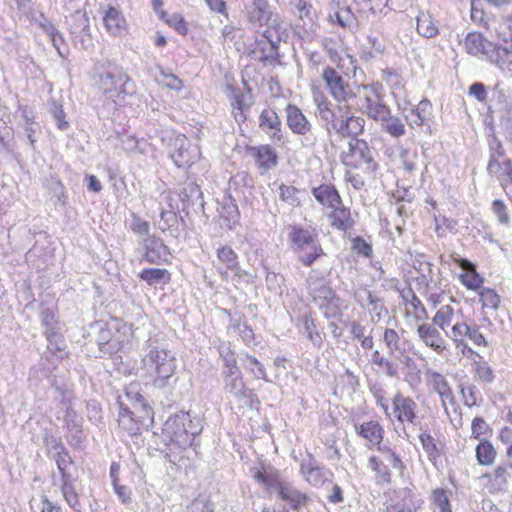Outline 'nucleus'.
<instances>
[{"instance_id":"nucleus-1","label":"nucleus","mask_w":512,"mask_h":512,"mask_svg":"<svg viewBox=\"0 0 512 512\" xmlns=\"http://www.w3.org/2000/svg\"><path fill=\"white\" fill-rule=\"evenodd\" d=\"M340 161L345 168V181L355 190L364 188L366 181L374 178L378 163L368 142L360 138H352L347 149L340 154Z\"/></svg>"},{"instance_id":"nucleus-2","label":"nucleus","mask_w":512,"mask_h":512,"mask_svg":"<svg viewBox=\"0 0 512 512\" xmlns=\"http://www.w3.org/2000/svg\"><path fill=\"white\" fill-rule=\"evenodd\" d=\"M200 429L188 416L169 417L161 430V441L167 448V456L174 464L190 461L189 450Z\"/></svg>"},{"instance_id":"nucleus-3","label":"nucleus","mask_w":512,"mask_h":512,"mask_svg":"<svg viewBox=\"0 0 512 512\" xmlns=\"http://www.w3.org/2000/svg\"><path fill=\"white\" fill-rule=\"evenodd\" d=\"M143 377L146 386L158 389L168 385L177 368L176 358L167 349L155 347L142 358Z\"/></svg>"},{"instance_id":"nucleus-4","label":"nucleus","mask_w":512,"mask_h":512,"mask_svg":"<svg viewBox=\"0 0 512 512\" xmlns=\"http://www.w3.org/2000/svg\"><path fill=\"white\" fill-rule=\"evenodd\" d=\"M366 467L372 474L375 484L379 486H388L392 483V469L401 474L406 469L401 456L390 446L379 447L372 452L367 458Z\"/></svg>"},{"instance_id":"nucleus-5","label":"nucleus","mask_w":512,"mask_h":512,"mask_svg":"<svg viewBox=\"0 0 512 512\" xmlns=\"http://www.w3.org/2000/svg\"><path fill=\"white\" fill-rule=\"evenodd\" d=\"M288 238L292 250L298 255V261L305 267H311L319 258L326 255L318 242L315 229L291 225Z\"/></svg>"},{"instance_id":"nucleus-6","label":"nucleus","mask_w":512,"mask_h":512,"mask_svg":"<svg viewBox=\"0 0 512 512\" xmlns=\"http://www.w3.org/2000/svg\"><path fill=\"white\" fill-rule=\"evenodd\" d=\"M154 422V411L150 405H132L120 403L118 414L119 428L129 436L141 435Z\"/></svg>"},{"instance_id":"nucleus-7","label":"nucleus","mask_w":512,"mask_h":512,"mask_svg":"<svg viewBox=\"0 0 512 512\" xmlns=\"http://www.w3.org/2000/svg\"><path fill=\"white\" fill-rule=\"evenodd\" d=\"M131 337L129 327L123 322L115 321L100 331L99 349L113 358L130 344Z\"/></svg>"},{"instance_id":"nucleus-8","label":"nucleus","mask_w":512,"mask_h":512,"mask_svg":"<svg viewBox=\"0 0 512 512\" xmlns=\"http://www.w3.org/2000/svg\"><path fill=\"white\" fill-rule=\"evenodd\" d=\"M321 78L330 96L338 103H347L356 98L357 93L345 77L332 66L323 68Z\"/></svg>"},{"instance_id":"nucleus-9","label":"nucleus","mask_w":512,"mask_h":512,"mask_svg":"<svg viewBox=\"0 0 512 512\" xmlns=\"http://www.w3.org/2000/svg\"><path fill=\"white\" fill-rule=\"evenodd\" d=\"M128 81V75L121 69L106 71L99 74L97 88L106 98L116 102L127 94L126 84Z\"/></svg>"},{"instance_id":"nucleus-10","label":"nucleus","mask_w":512,"mask_h":512,"mask_svg":"<svg viewBox=\"0 0 512 512\" xmlns=\"http://www.w3.org/2000/svg\"><path fill=\"white\" fill-rule=\"evenodd\" d=\"M391 402L392 415L398 423L402 425H417L420 423L419 407L411 396L397 391Z\"/></svg>"},{"instance_id":"nucleus-11","label":"nucleus","mask_w":512,"mask_h":512,"mask_svg":"<svg viewBox=\"0 0 512 512\" xmlns=\"http://www.w3.org/2000/svg\"><path fill=\"white\" fill-rule=\"evenodd\" d=\"M245 154L253 161L254 167L261 174L276 168L279 164V155L270 144L245 145Z\"/></svg>"},{"instance_id":"nucleus-12","label":"nucleus","mask_w":512,"mask_h":512,"mask_svg":"<svg viewBox=\"0 0 512 512\" xmlns=\"http://www.w3.org/2000/svg\"><path fill=\"white\" fill-rule=\"evenodd\" d=\"M451 261L462 271L457 278L460 284L468 291L476 292L482 288L485 278L477 271V266L466 258H462L457 254H452Z\"/></svg>"},{"instance_id":"nucleus-13","label":"nucleus","mask_w":512,"mask_h":512,"mask_svg":"<svg viewBox=\"0 0 512 512\" xmlns=\"http://www.w3.org/2000/svg\"><path fill=\"white\" fill-rule=\"evenodd\" d=\"M102 21L106 32L112 37H122L129 31V23L119 6L109 5L105 8Z\"/></svg>"},{"instance_id":"nucleus-14","label":"nucleus","mask_w":512,"mask_h":512,"mask_svg":"<svg viewBox=\"0 0 512 512\" xmlns=\"http://www.w3.org/2000/svg\"><path fill=\"white\" fill-rule=\"evenodd\" d=\"M143 258L149 264L169 265L172 251L161 238L152 236L145 243Z\"/></svg>"},{"instance_id":"nucleus-15","label":"nucleus","mask_w":512,"mask_h":512,"mask_svg":"<svg viewBox=\"0 0 512 512\" xmlns=\"http://www.w3.org/2000/svg\"><path fill=\"white\" fill-rule=\"evenodd\" d=\"M313 302L319 305L320 309L324 310L326 318L336 317L340 313L338 306L339 298L331 286L323 284L314 288L311 292Z\"/></svg>"},{"instance_id":"nucleus-16","label":"nucleus","mask_w":512,"mask_h":512,"mask_svg":"<svg viewBox=\"0 0 512 512\" xmlns=\"http://www.w3.org/2000/svg\"><path fill=\"white\" fill-rule=\"evenodd\" d=\"M330 125L341 138H358L364 131L365 120L360 116L345 115L331 119Z\"/></svg>"},{"instance_id":"nucleus-17","label":"nucleus","mask_w":512,"mask_h":512,"mask_svg":"<svg viewBox=\"0 0 512 512\" xmlns=\"http://www.w3.org/2000/svg\"><path fill=\"white\" fill-rule=\"evenodd\" d=\"M216 256L220 264L217 267V271L222 279H227L229 272L238 278L245 274L240 268L238 255L230 246L224 245L219 247L216 251Z\"/></svg>"},{"instance_id":"nucleus-18","label":"nucleus","mask_w":512,"mask_h":512,"mask_svg":"<svg viewBox=\"0 0 512 512\" xmlns=\"http://www.w3.org/2000/svg\"><path fill=\"white\" fill-rule=\"evenodd\" d=\"M510 469H512V464H500L492 472L481 476L485 480V487L490 494H497L507 490L511 480Z\"/></svg>"},{"instance_id":"nucleus-19","label":"nucleus","mask_w":512,"mask_h":512,"mask_svg":"<svg viewBox=\"0 0 512 512\" xmlns=\"http://www.w3.org/2000/svg\"><path fill=\"white\" fill-rule=\"evenodd\" d=\"M356 434L368 443V448L383 447L385 437V430L383 425L378 420H368L355 425Z\"/></svg>"},{"instance_id":"nucleus-20","label":"nucleus","mask_w":512,"mask_h":512,"mask_svg":"<svg viewBox=\"0 0 512 512\" xmlns=\"http://www.w3.org/2000/svg\"><path fill=\"white\" fill-rule=\"evenodd\" d=\"M417 333L425 346L432 349L436 354L443 355L448 351V342L434 325L423 323L418 326Z\"/></svg>"},{"instance_id":"nucleus-21","label":"nucleus","mask_w":512,"mask_h":512,"mask_svg":"<svg viewBox=\"0 0 512 512\" xmlns=\"http://www.w3.org/2000/svg\"><path fill=\"white\" fill-rule=\"evenodd\" d=\"M258 126L261 131L269 135L273 142L282 141V122L273 108H265L260 112Z\"/></svg>"},{"instance_id":"nucleus-22","label":"nucleus","mask_w":512,"mask_h":512,"mask_svg":"<svg viewBox=\"0 0 512 512\" xmlns=\"http://www.w3.org/2000/svg\"><path fill=\"white\" fill-rule=\"evenodd\" d=\"M426 383L441 399L442 406L447 409V405L455 403L452 388L448 384L445 376L434 370L426 371Z\"/></svg>"},{"instance_id":"nucleus-23","label":"nucleus","mask_w":512,"mask_h":512,"mask_svg":"<svg viewBox=\"0 0 512 512\" xmlns=\"http://www.w3.org/2000/svg\"><path fill=\"white\" fill-rule=\"evenodd\" d=\"M421 501L410 488H403L397 493L396 499H391L385 507V512H417Z\"/></svg>"},{"instance_id":"nucleus-24","label":"nucleus","mask_w":512,"mask_h":512,"mask_svg":"<svg viewBox=\"0 0 512 512\" xmlns=\"http://www.w3.org/2000/svg\"><path fill=\"white\" fill-rule=\"evenodd\" d=\"M330 226L338 231L347 232L355 226V217L350 209L341 201V204H337L330 208V212L327 215Z\"/></svg>"},{"instance_id":"nucleus-25","label":"nucleus","mask_w":512,"mask_h":512,"mask_svg":"<svg viewBox=\"0 0 512 512\" xmlns=\"http://www.w3.org/2000/svg\"><path fill=\"white\" fill-rule=\"evenodd\" d=\"M285 114L287 127L293 134L304 136L311 132L312 124L297 105L289 103Z\"/></svg>"},{"instance_id":"nucleus-26","label":"nucleus","mask_w":512,"mask_h":512,"mask_svg":"<svg viewBox=\"0 0 512 512\" xmlns=\"http://www.w3.org/2000/svg\"><path fill=\"white\" fill-rule=\"evenodd\" d=\"M311 193L317 203L328 209L334 207L337 204H341V201L343 200L340 192L332 183H325L313 187L311 189Z\"/></svg>"},{"instance_id":"nucleus-27","label":"nucleus","mask_w":512,"mask_h":512,"mask_svg":"<svg viewBox=\"0 0 512 512\" xmlns=\"http://www.w3.org/2000/svg\"><path fill=\"white\" fill-rule=\"evenodd\" d=\"M404 316L416 322L423 321L428 316L425 306L412 290L404 296Z\"/></svg>"},{"instance_id":"nucleus-28","label":"nucleus","mask_w":512,"mask_h":512,"mask_svg":"<svg viewBox=\"0 0 512 512\" xmlns=\"http://www.w3.org/2000/svg\"><path fill=\"white\" fill-rule=\"evenodd\" d=\"M253 478L267 489H274L281 479L280 473L270 465L261 464L252 469Z\"/></svg>"},{"instance_id":"nucleus-29","label":"nucleus","mask_w":512,"mask_h":512,"mask_svg":"<svg viewBox=\"0 0 512 512\" xmlns=\"http://www.w3.org/2000/svg\"><path fill=\"white\" fill-rule=\"evenodd\" d=\"M138 277L149 286L167 285L172 280L171 272L165 268H144L139 272Z\"/></svg>"},{"instance_id":"nucleus-30","label":"nucleus","mask_w":512,"mask_h":512,"mask_svg":"<svg viewBox=\"0 0 512 512\" xmlns=\"http://www.w3.org/2000/svg\"><path fill=\"white\" fill-rule=\"evenodd\" d=\"M499 157H491L488 162L487 170L491 175L496 176L499 179L511 180L512 179V161L506 159L502 154Z\"/></svg>"},{"instance_id":"nucleus-31","label":"nucleus","mask_w":512,"mask_h":512,"mask_svg":"<svg viewBox=\"0 0 512 512\" xmlns=\"http://www.w3.org/2000/svg\"><path fill=\"white\" fill-rule=\"evenodd\" d=\"M475 457L481 466H492L497 458V450L490 440L479 441L475 447Z\"/></svg>"},{"instance_id":"nucleus-32","label":"nucleus","mask_w":512,"mask_h":512,"mask_svg":"<svg viewBox=\"0 0 512 512\" xmlns=\"http://www.w3.org/2000/svg\"><path fill=\"white\" fill-rule=\"evenodd\" d=\"M467 52L471 55L485 54L491 46L490 42L480 32H470L464 41Z\"/></svg>"},{"instance_id":"nucleus-33","label":"nucleus","mask_w":512,"mask_h":512,"mask_svg":"<svg viewBox=\"0 0 512 512\" xmlns=\"http://www.w3.org/2000/svg\"><path fill=\"white\" fill-rule=\"evenodd\" d=\"M478 296L479 303L481 304V309L483 311L486 310H497L501 304V296L499 293L491 288L482 286L481 289L475 292Z\"/></svg>"},{"instance_id":"nucleus-34","label":"nucleus","mask_w":512,"mask_h":512,"mask_svg":"<svg viewBox=\"0 0 512 512\" xmlns=\"http://www.w3.org/2000/svg\"><path fill=\"white\" fill-rule=\"evenodd\" d=\"M311 91L313 95V101L317 106L321 118L330 123L331 119L337 117L334 111L331 109V102L318 86H312Z\"/></svg>"},{"instance_id":"nucleus-35","label":"nucleus","mask_w":512,"mask_h":512,"mask_svg":"<svg viewBox=\"0 0 512 512\" xmlns=\"http://www.w3.org/2000/svg\"><path fill=\"white\" fill-rule=\"evenodd\" d=\"M278 196L281 202L291 207H300L302 204L301 190L294 185L281 183L278 187Z\"/></svg>"},{"instance_id":"nucleus-36","label":"nucleus","mask_w":512,"mask_h":512,"mask_svg":"<svg viewBox=\"0 0 512 512\" xmlns=\"http://www.w3.org/2000/svg\"><path fill=\"white\" fill-rule=\"evenodd\" d=\"M268 0H252V7L248 11L249 21L259 25L266 24L269 19Z\"/></svg>"},{"instance_id":"nucleus-37","label":"nucleus","mask_w":512,"mask_h":512,"mask_svg":"<svg viewBox=\"0 0 512 512\" xmlns=\"http://www.w3.org/2000/svg\"><path fill=\"white\" fill-rule=\"evenodd\" d=\"M493 434L492 427L486 422V420L481 416H476L471 421V433L470 439L476 441H486L490 440V437Z\"/></svg>"},{"instance_id":"nucleus-38","label":"nucleus","mask_w":512,"mask_h":512,"mask_svg":"<svg viewBox=\"0 0 512 512\" xmlns=\"http://www.w3.org/2000/svg\"><path fill=\"white\" fill-rule=\"evenodd\" d=\"M300 473L311 485L318 486L324 481L323 471L320 467L315 465L312 457L308 462H302L300 464Z\"/></svg>"},{"instance_id":"nucleus-39","label":"nucleus","mask_w":512,"mask_h":512,"mask_svg":"<svg viewBox=\"0 0 512 512\" xmlns=\"http://www.w3.org/2000/svg\"><path fill=\"white\" fill-rule=\"evenodd\" d=\"M301 323L303 325L304 332L307 338L316 346L322 344V334L317 330L316 320L313 317L312 312L306 313L301 317Z\"/></svg>"},{"instance_id":"nucleus-40","label":"nucleus","mask_w":512,"mask_h":512,"mask_svg":"<svg viewBox=\"0 0 512 512\" xmlns=\"http://www.w3.org/2000/svg\"><path fill=\"white\" fill-rule=\"evenodd\" d=\"M175 165L179 168H189L197 159L194 149L190 146H180L172 154Z\"/></svg>"},{"instance_id":"nucleus-41","label":"nucleus","mask_w":512,"mask_h":512,"mask_svg":"<svg viewBox=\"0 0 512 512\" xmlns=\"http://www.w3.org/2000/svg\"><path fill=\"white\" fill-rule=\"evenodd\" d=\"M61 492L63 498L71 508H78L80 506L79 495L76 492L71 476L61 477Z\"/></svg>"},{"instance_id":"nucleus-42","label":"nucleus","mask_w":512,"mask_h":512,"mask_svg":"<svg viewBox=\"0 0 512 512\" xmlns=\"http://www.w3.org/2000/svg\"><path fill=\"white\" fill-rule=\"evenodd\" d=\"M161 21L181 36L189 32L188 22L181 13L167 14Z\"/></svg>"},{"instance_id":"nucleus-43","label":"nucleus","mask_w":512,"mask_h":512,"mask_svg":"<svg viewBox=\"0 0 512 512\" xmlns=\"http://www.w3.org/2000/svg\"><path fill=\"white\" fill-rule=\"evenodd\" d=\"M419 440L428 456V459L435 463L440 458L441 452L434 437L431 434L424 432L420 434Z\"/></svg>"},{"instance_id":"nucleus-44","label":"nucleus","mask_w":512,"mask_h":512,"mask_svg":"<svg viewBox=\"0 0 512 512\" xmlns=\"http://www.w3.org/2000/svg\"><path fill=\"white\" fill-rule=\"evenodd\" d=\"M417 32L425 37L432 38L438 34V27L431 16L422 14L417 18Z\"/></svg>"},{"instance_id":"nucleus-45","label":"nucleus","mask_w":512,"mask_h":512,"mask_svg":"<svg viewBox=\"0 0 512 512\" xmlns=\"http://www.w3.org/2000/svg\"><path fill=\"white\" fill-rule=\"evenodd\" d=\"M473 370L477 381L483 383H491L494 379V374L490 365L483 359L482 356L481 359L474 360Z\"/></svg>"},{"instance_id":"nucleus-46","label":"nucleus","mask_w":512,"mask_h":512,"mask_svg":"<svg viewBox=\"0 0 512 512\" xmlns=\"http://www.w3.org/2000/svg\"><path fill=\"white\" fill-rule=\"evenodd\" d=\"M362 111L369 118L374 119L376 121H383L390 114L389 108L383 103H381L380 100L378 102H373V104L371 105H363Z\"/></svg>"},{"instance_id":"nucleus-47","label":"nucleus","mask_w":512,"mask_h":512,"mask_svg":"<svg viewBox=\"0 0 512 512\" xmlns=\"http://www.w3.org/2000/svg\"><path fill=\"white\" fill-rule=\"evenodd\" d=\"M454 316V308L451 305L441 306L433 317V323L440 329H445L452 322Z\"/></svg>"},{"instance_id":"nucleus-48","label":"nucleus","mask_w":512,"mask_h":512,"mask_svg":"<svg viewBox=\"0 0 512 512\" xmlns=\"http://www.w3.org/2000/svg\"><path fill=\"white\" fill-rule=\"evenodd\" d=\"M435 233L438 237H445L448 233L455 230L457 221L448 218L445 215H438L434 217Z\"/></svg>"},{"instance_id":"nucleus-49","label":"nucleus","mask_w":512,"mask_h":512,"mask_svg":"<svg viewBox=\"0 0 512 512\" xmlns=\"http://www.w3.org/2000/svg\"><path fill=\"white\" fill-rule=\"evenodd\" d=\"M371 363L372 365L384 369L386 374L393 377L397 374V369L395 364L384 357V355L378 351L375 350L371 355Z\"/></svg>"},{"instance_id":"nucleus-50","label":"nucleus","mask_w":512,"mask_h":512,"mask_svg":"<svg viewBox=\"0 0 512 512\" xmlns=\"http://www.w3.org/2000/svg\"><path fill=\"white\" fill-rule=\"evenodd\" d=\"M431 500L439 509V512H453L449 497L445 489H434L431 493Z\"/></svg>"},{"instance_id":"nucleus-51","label":"nucleus","mask_w":512,"mask_h":512,"mask_svg":"<svg viewBox=\"0 0 512 512\" xmlns=\"http://www.w3.org/2000/svg\"><path fill=\"white\" fill-rule=\"evenodd\" d=\"M219 355L227 369L228 375L231 376L237 373L238 365L235 351L230 346H227L225 349L219 350Z\"/></svg>"},{"instance_id":"nucleus-52","label":"nucleus","mask_w":512,"mask_h":512,"mask_svg":"<svg viewBox=\"0 0 512 512\" xmlns=\"http://www.w3.org/2000/svg\"><path fill=\"white\" fill-rule=\"evenodd\" d=\"M125 395L132 405H149L141 393L140 384L136 381L129 383L125 387Z\"/></svg>"},{"instance_id":"nucleus-53","label":"nucleus","mask_w":512,"mask_h":512,"mask_svg":"<svg viewBox=\"0 0 512 512\" xmlns=\"http://www.w3.org/2000/svg\"><path fill=\"white\" fill-rule=\"evenodd\" d=\"M59 448L60 450L57 452L54 459L61 477H66L70 475L67 469L72 464V458L63 445H60Z\"/></svg>"},{"instance_id":"nucleus-54","label":"nucleus","mask_w":512,"mask_h":512,"mask_svg":"<svg viewBox=\"0 0 512 512\" xmlns=\"http://www.w3.org/2000/svg\"><path fill=\"white\" fill-rule=\"evenodd\" d=\"M383 122L385 131L391 136L398 138L404 135L405 126L399 118L390 116L389 114Z\"/></svg>"},{"instance_id":"nucleus-55","label":"nucleus","mask_w":512,"mask_h":512,"mask_svg":"<svg viewBox=\"0 0 512 512\" xmlns=\"http://www.w3.org/2000/svg\"><path fill=\"white\" fill-rule=\"evenodd\" d=\"M231 106L234 113V118H240L241 121L246 119L245 111L248 109L249 105L245 101V96L243 93H237L233 96L231 101Z\"/></svg>"},{"instance_id":"nucleus-56","label":"nucleus","mask_w":512,"mask_h":512,"mask_svg":"<svg viewBox=\"0 0 512 512\" xmlns=\"http://www.w3.org/2000/svg\"><path fill=\"white\" fill-rule=\"evenodd\" d=\"M429 107V102L422 101L415 109H412L410 113L411 124L415 126H422L427 120L426 109Z\"/></svg>"},{"instance_id":"nucleus-57","label":"nucleus","mask_w":512,"mask_h":512,"mask_svg":"<svg viewBox=\"0 0 512 512\" xmlns=\"http://www.w3.org/2000/svg\"><path fill=\"white\" fill-rule=\"evenodd\" d=\"M363 9L369 11L373 15H380L386 8L387 0H356Z\"/></svg>"},{"instance_id":"nucleus-58","label":"nucleus","mask_w":512,"mask_h":512,"mask_svg":"<svg viewBox=\"0 0 512 512\" xmlns=\"http://www.w3.org/2000/svg\"><path fill=\"white\" fill-rule=\"evenodd\" d=\"M466 337H468L474 345L478 347H487L488 341L480 330V327L476 324L469 325Z\"/></svg>"},{"instance_id":"nucleus-59","label":"nucleus","mask_w":512,"mask_h":512,"mask_svg":"<svg viewBox=\"0 0 512 512\" xmlns=\"http://www.w3.org/2000/svg\"><path fill=\"white\" fill-rule=\"evenodd\" d=\"M455 348L461 353L462 356L475 359H481V355L473 350L464 338L453 339Z\"/></svg>"},{"instance_id":"nucleus-60","label":"nucleus","mask_w":512,"mask_h":512,"mask_svg":"<svg viewBox=\"0 0 512 512\" xmlns=\"http://www.w3.org/2000/svg\"><path fill=\"white\" fill-rule=\"evenodd\" d=\"M492 211L497 216L499 222L502 225H507L510 221L508 209L506 204L502 200H494L492 202Z\"/></svg>"},{"instance_id":"nucleus-61","label":"nucleus","mask_w":512,"mask_h":512,"mask_svg":"<svg viewBox=\"0 0 512 512\" xmlns=\"http://www.w3.org/2000/svg\"><path fill=\"white\" fill-rule=\"evenodd\" d=\"M383 341L387 348L392 351L399 350L400 348V336L396 330L386 328L383 333Z\"/></svg>"},{"instance_id":"nucleus-62","label":"nucleus","mask_w":512,"mask_h":512,"mask_svg":"<svg viewBox=\"0 0 512 512\" xmlns=\"http://www.w3.org/2000/svg\"><path fill=\"white\" fill-rule=\"evenodd\" d=\"M352 249L359 255H363L365 257H371L372 255V246L362 237H355L352 239Z\"/></svg>"},{"instance_id":"nucleus-63","label":"nucleus","mask_w":512,"mask_h":512,"mask_svg":"<svg viewBox=\"0 0 512 512\" xmlns=\"http://www.w3.org/2000/svg\"><path fill=\"white\" fill-rule=\"evenodd\" d=\"M505 420L510 426H504L500 429L498 437L502 443H508L512 439V409H508Z\"/></svg>"},{"instance_id":"nucleus-64","label":"nucleus","mask_w":512,"mask_h":512,"mask_svg":"<svg viewBox=\"0 0 512 512\" xmlns=\"http://www.w3.org/2000/svg\"><path fill=\"white\" fill-rule=\"evenodd\" d=\"M187 512H213V508L209 500L196 498L189 505Z\"/></svg>"}]
</instances>
